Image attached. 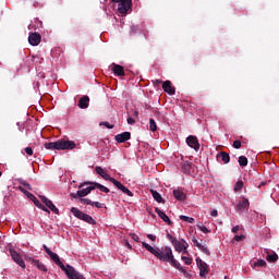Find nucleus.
Returning <instances> with one entry per match:
<instances>
[{
    "instance_id": "f257e3e1",
    "label": "nucleus",
    "mask_w": 279,
    "mask_h": 279,
    "mask_svg": "<svg viewBox=\"0 0 279 279\" xmlns=\"http://www.w3.org/2000/svg\"><path fill=\"white\" fill-rule=\"evenodd\" d=\"M142 246L147 250L153 256L158 258V260H161L162 263H169L174 269H178L182 274L186 275V269L182 267L180 262L175 259L173 256V251L171 250V246H165L161 250L159 247L154 248V246L149 245L147 242H142Z\"/></svg>"
},
{
    "instance_id": "f03ea898",
    "label": "nucleus",
    "mask_w": 279,
    "mask_h": 279,
    "mask_svg": "<svg viewBox=\"0 0 279 279\" xmlns=\"http://www.w3.org/2000/svg\"><path fill=\"white\" fill-rule=\"evenodd\" d=\"M77 144L73 141L69 140H59L57 142H50L45 144L46 149H57V150H66V149H75Z\"/></svg>"
},
{
    "instance_id": "7ed1b4c3",
    "label": "nucleus",
    "mask_w": 279,
    "mask_h": 279,
    "mask_svg": "<svg viewBox=\"0 0 279 279\" xmlns=\"http://www.w3.org/2000/svg\"><path fill=\"white\" fill-rule=\"evenodd\" d=\"M167 239H169V241L172 243L175 252H182V254H189V242H186V240L184 239L178 240L171 234H168Z\"/></svg>"
},
{
    "instance_id": "20e7f679",
    "label": "nucleus",
    "mask_w": 279,
    "mask_h": 279,
    "mask_svg": "<svg viewBox=\"0 0 279 279\" xmlns=\"http://www.w3.org/2000/svg\"><path fill=\"white\" fill-rule=\"evenodd\" d=\"M71 213L81 221H85L86 223H90V226H95L96 221L90 217V215L83 213L82 210L77 209V207H72Z\"/></svg>"
},
{
    "instance_id": "39448f33",
    "label": "nucleus",
    "mask_w": 279,
    "mask_h": 279,
    "mask_svg": "<svg viewBox=\"0 0 279 279\" xmlns=\"http://www.w3.org/2000/svg\"><path fill=\"white\" fill-rule=\"evenodd\" d=\"M113 3H118V12L120 14H128V11L132 8V0H112Z\"/></svg>"
},
{
    "instance_id": "423d86ee",
    "label": "nucleus",
    "mask_w": 279,
    "mask_h": 279,
    "mask_svg": "<svg viewBox=\"0 0 279 279\" xmlns=\"http://www.w3.org/2000/svg\"><path fill=\"white\" fill-rule=\"evenodd\" d=\"M9 254L12 258V260H14L16 263V265H19L22 269H25V260H23V257H21V254H19V252H16L13 248L9 250Z\"/></svg>"
},
{
    "instance_id": "0eeeda50",
    "label": "nucleus",
    "mask_w": 279,
    "mask_h": 279,
    "mask_svg": "<svg viewBox=\"0 0 279 279\" xmlns=\"http://www.w3.org/2000/svg\"><path fill=\"white\" fill-rule=\"evenodd\" d=\"M41 40H43V37L38 33H31L28 35V43L29 45H32V47H38Z\"/></svg>"
},
{
    "instance_id": "6e6552de",
    "label": "nucleus",
    "mask_w": 279,
    "mask_h": 279,
    "mask_svg": "<svg viewBox=\"0 0 279 279\" xmlns=\"http://www.w3.org/2000/svg\"><path fill=\"white\" fill-rule=\"evenodd\" d=\"M186 144L192 149H195V151H199V141L197 140L196 136H193V135L187 136L186 137Z\"/></svg>"
},
{
    "instance_id": "1a4fd4ad",
    "label": "nucleus",
    "mask_w": 279,
    "mask_h": 279,
    "mask_svg": "<svg viewBox=\"0 0 279 279\" xmlns=\"http://www.w3.org/2000/svg\"><path fill=\"white\" fill-rule=\"evenodd\" d=\"M196 264L197 267L199 268V276L204 278V276L208 274V264H206V262L202 260V258L199 257L196 258Z\"/></svg>"
},
{
    "instance_id": "9d476101",
    "label": "nucleus",
    "mask_w": 279,
    "mask_h": 279,
    "mask_svg": "<svg viewBox=\"0 0 279 279\" xmlns=\"http://www.w3.org/2000/svg\"><path fill=\"white\" fill-rule=\"evenodd\" d=\"M247 208H250V201L245 197H243L235 206L236 213H244Z\"/></svg>"
},
{
    "instance_id": "9b49d317",
    "label": "nucleus",
    "mask_w": 279,
    "mask_h": 279,
    "mask_svg": "<svg viewBox=\"0 0 279 279\" xmlns=\"http://www.w3.org/2000/svg\"><path fill=\"white\" fill-rule=\"evenodd\" d=\"M40 199L43 204L47 206V208H49L52 213H54V215H58L60 213L58 207H56V205H53V202L49 201V198H47L46 196H40Z\"/></svg>"
},
{
    "instance_id": "f8f14e48",
    "label": "nucleus",
    "mask_w": 279,
    "mask_h": 279,
    "mask_svg": "<svg viewBox=\"0 0 279 279\" xmlns=\"http://www.w3.org/2000/svg\"><path fill=\"white\" fill-rule=\"evenodd\" d=\"M192 242L196 247H198V250L201 252H203V254L210 256V251L208 250V247L206 245L199 243V241H197L195 238H192Z\"/></svg>"
},
{
    "instance_id": "ddd939ff",
    "label": "nucleus",
    "mask_w": 279,
    "mask_h": 279,
    "mask_svg": "<svg viewBox=\"0 0 279 279\" xmlns=\"http://www.w3.org/2000/svg\"><path fill=\"white\" fill-rule=\"evenodd\" d=\"M132 134L130 132H124L116 135L117 143H125V141H130Z\"/></svg>"
},
{
    "instance_id": "4468645a",
    "label": "nucleus",
    "mask_w": 279,
    "mask_h": 279,
    "mask_svg": "<svg viewBox=\"0 0 279 279\" xmlns=\"http://www.w3.org/2000/svg\"><path fill=\"white\" fill-rule=\"evenodd\" d=\"M162 88H163L165 93H168V95H175V88H173V86H171V81L163 82Z\"/></svg>"
},
{
    "instance_id": "2eb2a0df",
    "label": "nucleus",
    "mask_w": 279,
    "mask_h": 279,
    "mask_svg": "<svg viewBox=\"0 0 279 279\" xmlns=\"http://www.w3.org/2000/svg\"><path fill=\"white\" fill-rule=\"evenodd\" d=\"M90 104V98L88 96H83L80 100H78V108H81L82 110L88 108Z\"/></svg>"
},
{
    "instance_id": "dca6fc26",
    "label": "nucleus",
    "mask_w": 279,
    "mask_h": 279,
    "mask_svg": "<svg viewBox=\"0 0 279 279\" xmlns=\"http://www.w3.org/2000/svg\"><path fill=\"white\" fill-rule=\"evenodd\" d=\"M155 213H157L158 217L165 221V223H168V226H171V219H169V216L165 214V211L160 210V208H156Z\"/></svg>"
},
{
    "instance_id": "f3484780",
    "label": "nucleus",
    "mask_w": 279,
    "mask_h": 279,
    "mask_svg": "<svg viewBox=\"0 0 279 279\" xmlns=\"http://www.w3.org/2000/svg\"><path fill=\"white\" fill-rule=\"evenodd\" d=\"M96 173L98 175H101L104 180H107L109 182H110V180H112V177H110L108 174V172L106 170H104V168H101V167H96Z\"/></svg>"
},
{
    "instance_id": "a211bd4d",
    "label": "nucleus",
    "mask_w": 279,
    "mask_h": 279,
    "mask_svg": "<svg viewBox=\"0 0 279 279\" xmlns=\"http://www.w3.org/2000/svg\"><path fill=\"white\" fill-rule=\"evenodd\" d=\"M90 191H95L93 183H90V186L77 191V195L78 197H86V195H89Z\"/></svg>"
},
{
    "instance_id": "6ab92c4d",
    "label": "nucleus",
    "mask_w": 279,
    "mask_h": 279,
    "mask_svg": "<svg viewBox=\"0 0 279 279\" xmlns=\"http://www.w3.org/2000/svg\"><path fill=\"white\" fill-rule=\"evenodd\" d=\"M112 71L114 73V75H119L120 77H123V75H125V70H123V66L119 65V64H112Z\"/></svg>"
},
{
    "instance_id": "aec40b11",
    "label": "nucleus",
    "mask_w": 279,
    "mask_h": 279,
    "mask_svg": "<svg viewBox=\"0 0 279 279\" xmlns=\"http://www.w3.org/2000/svg\"><path fill=\"white\" fill-rule=\"evenodd\" d=\"M29 260L32 265H35V267L39 269V271H47V266H45V264H43L40 260L34 258H29Z\"/></svg>"
},
{
    "instance_id": "412c9836",
    "label": "nucleus",
    "mask_w": 279,
    "mask_h": 279,
    "mask_svg": "<svg viewBox=\"0 0 279 279\" xmlns=\"http://www.w3.org/2000/svg\"><path fill=\"white\" fill-rule=\"evenodd\" d=\"M217 160H221L225 165H228V162H230V155L226 151H221L217 155Z\"/></svg>"
},
{
    "instance_id": "4be33fe9",
    "label": "nucleus",
    "mask_w": 279,
    "mask_h": 279,
    "mask_svg": "<svg viewBox=\"0 0 279 279\" xmlns=\"http://www.w3.org/2000/svg\"><path fill=\"white\" fill-rule=\"evenodd\" d=\"M150 193L155 202H158V204H165V198H162V195H160V193H158L156 190H150Z\"/></svg>"
},
{
    "instance_id": "5701e85b",
    "label": "nucleus",
    "mask_w": 279,
    "mask_h": 279,
    "mask_svg": "<svg viewBox=\"0 0 279 279\" xmlns=\"http://www.w3.org/2000/svg\"><path fill=\"white\" fill-rule=\"evenodd\" d=\"M173 196L179 202H184V199H186V194H184V192H182L180 190H173Z\"/></svg>"
},
{
    "instance_id": "b1692460",
    "label": "nucleus",
    "mask_w": 279,
    "mask_h": 279,
    "mask_svg": "<svg viewBox=\"0 0 279 279\" xmlns=\"http://www.w3.org/2000/svg\"><path fill=\"white\" fill-rule=\"evenodd\" d=\"M191 169H193V163L189 161H185L181 167V171H183V173H191Z\"/></svg>"
},
{
    "instance_id": "393cba45",
    "label": "nucleus",
    "mask_w": 279,
    "mask_h": 279,
    "mask_svg": "<svg viewBox=\"0 0 279 279\" xmlns=\"http://www.w3.org/2000/svg\"><path fill=\"white\" fill-rule=\"evenodd\" d=\"M93 185L95 186V189H99L101 193H110V189L106 187L101 183L94 182Z\"/></svg>"
},
{
    "instance_id": "a878e982",
    "label": "nucleus",
    "mask_w": 279,
    "mask_h": 279,
    "mask_svg": "<svg viewBox=\"0 0 279 279\" xmlns=\"http://www.w3.org/2000/svg\"><path fill=\"white\" fill-rule=\"evenodd\" d=\"M179 219H181V221H185L186 223H195V218L193 217L181 215L179 216Z\"/></svg>"
},
{
    "instance_id": "bb28decb",
    "label": "nucleus",
    "mask_w": 279,
    "mask_h": 279,
    "mask_svg": "<svg viewBox=\"0 0 279 279\" xmlns=\"http://www.w3.org/2000/svg\"><path fill=\"white\" fill-rule=\"evenodd\" d=\"M266 260H268V263H276L278 260V255L276 252L270 253L267 255Z\"/></svg>"
},
{
    "instance_id": "cd10ccee",
    "label": "nucleus",
    "mask_w": 279,
    "mask_h": 279,
    "mask_svg": "<svg viewBox=\"0 0 279 279\" xmlns=\"http://www.w3.org/2000/svg\"><path fill=\"white\" fill-rule=\"evenodd\" d=\"M35 206H37V208H40V210H44V213H49V209L43 205V203H40V201H38V198L34 202Z\"/></svg>"
},
{
    "instance_id": "c85d7f7f",
    "label": "nucleus",
    "mask_w": 279,
    "mask_h": 279,
    "mask_svg": "<svg viewBox=\"0 0 279 279\" xmlns=\"http://www.w3.org/2000/svg\"><path fill=\"white\" fill-rule=\"evenodd\" d=\"M149 130L150 132H156V130H158V125L156 124V121L154 119L149 120Z\"/></svg>"
},
{
    "instance_id": "c756f323",
    "label": "nucleus",
    "mask_w": 279,
    "mask_h": 279,
    "mask_svg": "<svg viewBox=\"0 0 279 279\" xmlns=\"http://www.w3.org/2000/svg\"><path fill=\"white\" fill-rule=\"evenodd\" d=\"M239 165H240V167H247V157L240 156L239 157Z\"/></svg>"
},
{
    "instance_id": "7c9ffc66",
    "label": "nucleus",
    "mask_w": 279,
    "mask_h": 279,
    "mask_svg": "<svg viewBox=\"0 0 279 279\" xmlns=\"http://www.w3.org/2000/svg\"><path fill=\"white\" fill-rule=\"evenodd\" d=\"M120 191H122V193H124L129 197H134V193H132V191H130V189L125 187V185H123Z\"/></svg>"
},
{
    "instance_id": "2f4dec72",
    "label": "nucleus",
    "mask_w": 279,
    "mask_h": 279,
    "mask_svg": "<svg viewBox=\"0 0 279 279\" xmlns=\"http://www.w3.org/2000/svg\"><path fill=\"white\" fill-rule=\"evenodd\" d=\"M111 184L116 185L117 189H119L121 191V189H123V185L121 182L117 181L114 178L110 179Z\"/></svg>"
},
{
    "instance_id": "473e14b6",
    "label": "nucleus",
    "mask_w": 279,
    "mask_h": 279,
    "mask_svg": "<svg viewBox=\"0 0 279 279\" xmlns=\"http://www.w3.org/2000/svg\"><path fill=\"white\" fill-rule=\"evenodd\" d=\"M181 260H183V263L185 265H192L193 264V258L187 257V256H181Z\"/></svg>"
},
{
    "instance_id": "72a5a7b5",
    "label": "nucleus",
    "mask_w": 279,
    "mask_h": 279,
    "mask_svg": "<svg viewBox=\"0 0 279 279\" xmlns=\"http://www.w3.org/2000/svg\"><path fill=\"white\" fill-rule=\"evenodd\" d=\"M265 265H267V262H265V259H258L254 263V267H265Z\"/></svg>"
},
{
    "instance_id": "f704fd0d",
    "label": "nucleus",
    "mask_w": 279,
    "mask_h": 279,
    "mask_svg": "<svg viewBox=\"0 0 279 279\" xmlns=\"http://www.w3.org/2000/svg\"><path fill=\"white\" fill-rule=\"evenodd\" d=\"M197 228L203 232L204 234L210 233V230L206 228V226L198 225Z\"/></svg>"
},
{
    "instance_id": "c9c22d12",
    "label": "nucleus",
    "mask_w": 279,
    "mask_h": 279,
    "mask_svg": "<svg viewBox=\"0 0 279 279\" xmlns=\"http://www.w3.org/2000/svg\"><path fill=\"white\" fill-rule=\"evenodd\" d=\"M241 189H243V181H238L234 185V191H241Z\"/></svg>"
},
{
    "instance_id": "e433bc0d",
    "label": "nucleus",
    "mask_w": 279,
    "mask_h": 279,
    "mask_svg": "<svg viewBox=\"0 0 279 279\" xmlns=\"http://www.w3.org/2000/svg\"><path fill=\"white\" fill-rule=\"evenodd\" d=\"M81 202L86 206H93V201H90V198H81Z\"/></svg>"
},
{
    "instance_id": "4c0bfd02",
    "label": "nucleus",
    "mask_w": 279,
    "mask_h": 279,
    "mask_svg": "<svg viewBox=\"0 0 279 279\" xmlns=\"http://www.w3.org/2000/svg\"><path fill=\"white\" fill-rule=\"evenodd\" d=\"M24 195H26V197H28V199H31L32 202H36V196H34V194L29 193V192H24Z\"/></svg>"
},
{
    "instance_id": "58836bf2",
    "label": "nucleus",
    "mask_w": 279,
    "mask_h": 279,
    "mask_svg": "<svg viewBox=\"0 0 279 279\" xmlns=\"http://www.w3.org/2000/svg\"><path fill=\"white\" fill-rule=\"evenodd\" d=\"M131 239L135 241L136 243H141V238L136 233H130Z\"/></svg>"
},
{
    "instance_id": "ea45409f",
    "label": "nucleus",
    "mask_w": 279,
    "mask_h": 279,
    "mask_svg": "<svg viewBox=\"0 0 279 279\" xmlns=\"http://www.w3.org/2000/svg\"><path fill=\"white\" fill-rule=\"evenodd\" d=\"M24 151L25 154H27V156H34V150L32 149V147H26Z\"/></svg>"
},
{
    "instance_id": "a19ab883",
    "label": "nucleus",
    "mask_w": 279,
    "mask_h": 279,
    "mask_svg": "<svg viewBox=\"0 0 279 279\" xmlns=\"http://www.w3.org/2000/svg\"><path fill=\"white\" fill-rule=\"evenodd\" d=\"M20 184H22V186H25V189H28V191H32V185L25 181H20Z\"/></svg>"
},
{
    "instance_id": "79ce46f5",
    "label": "nucleus",
    "mask_w": 279,
    "mask_h": 279,
    "mask_svg": "<svg viewBox=\"0 0 279 279\" xmlns=\"http://www.w3.org/2000/svg\"><path fill=\"white\" fill-rule=\"evenodd\" d=\"M244 239H245V235H244V234H242V235H235V236L233 238V241L240 242V241H244Z\"/></svg>"
},
{
    "instance_id": "37998d69",
    "label": "nucleus",
    "mask_w": 279,
    "mask_h": 279,
    "mask_svg": "<svg viewBox=\"0 0 279 279\" xmlns=\"http://www.w3.org/2000/svg\"><path fill=\"white\" fill-rule=\"evenodd\" d=\"M233 147H234V149H241V141H234Z\"/></svg>"
},
{
    "instance_id": "c03bdc74",
    "label": "nucleus",
    "mask_w": 279,
    "mask_h": 279,
    "mask_svg": "<svg viewBox=\"0 0 279 279\" xmlns=\"http://www.w3.org/2000/svg\"><path fill=\"white\" fill-rule=\"evenodd\" d=\"M102 125H105L107 130H112V128H114V125L110 124L109 122H102Z\"/></svg>"
},
{
    "instance_id": "a18cd8bd",
    "label": "nucleus",
    "mask_w": 279,
    "mask_h": 279,
    "mask_svg": "<svg viewBox=\"0 0 279 279\" xmlns=\"http://www.w3.org/2000/svg\"><path fill=\"white\" fill-rule=\"evenodd\" d=\"M92 206H95L96 208H102V204L99 202H92Z\"/></svg>"
},
{
    "instance_id": "49530a36",
    "label": "nucleus",
    "mask_w": 279,
    "mask_h": 279,
    "mask_svg": "<svg viewBox=\"0 0 279 279\" xmlns=\"http://www.w3.org/2000/svg\"><path fill=\"white\" fill-rule=\"evenodd\" d=\"M239 230H241V227H240V226H235V227H233V228L231 229V232H232L233 234H236V233L239 232Z\"/></svg>"
},
{
    "instance_id": "de8ad7c7",
    "label": "nucleus",
    "mask_w": 279,
    "mask_h": 279,
    "mask_svg": "<svg viewBox=\"0 0 279 279\" xmlns=\"http://www.w3.org/2000/svg\"><path fill=\"white\" fill-rule=\"evenodd\" d=\"M128 123L129 125H134V123H136V120H134V118H128Z\"/></svg>"
},
{
    "instance_id": "09e8293b",
    "label": "nucleus",
    "mask_w": 279,
    "mask_h": 279,
    "mask_svg": "<svg viewBox=\"0 0 279 279\" xmlns=\"http://www.w3.org/2000/svg\"><path fill=\"white\" fill-rule=\"evenodd\" d=\"M219 215V213L217 211V209H213L211 211H210V216L211 217H217Z\"/></svg>"
},
{
    "instance_id": "8fccbe9b",
    "label": "nucleus",
    "mask_w": 279,
    "mask_h": 279,
    "mask_svg": "<svg viewBox=\"0 0 279 279\" xmlns=\"http://www.w3.org/2000/svg\"><path fill=\"white\" fill-rule=\"evenodd\" d=\"M147 239H149V241H156V235L149 233L147 234Z\"/></svg>"
},
{
    "instance_id": "3c124183",
    "label": "nucleus",
    "mask_w": 279,
    "mask_h": 279,
    "mask_svg": "<svg viewBox=\"0 0 279 279\" xmlns=\"http://www.w3.org/2000/svg\"><path fill=\"white\" fill-rule=\"evenodd\" d=\"M71 195V197H73L74 199H77V197H80V195L77 194V192L76 193H72V194H70Z\"/></svg>"
},
{
    "instance_id": "603ef678",
    "label": "nucleus",
    "mask_w": 279,
    "mask_h": 279,
    "mask_svg": "<svg viewBox=\"0 0 279 279\" xmlns=\"http://www.w3.org/2000/svg\"><path fill=\"white\" fill-rule=\"evenodd\" d=\"M125 245L129 250H132V244L130 242H125Z\"/></svg>"
},
{
    "instance_id": "864d4df0",
    "label": "nucleus",
    "mask_w": 279,
    "mask_h": 279,
    "mask_svg": "<svg viewBox=\"0 0 279 279\" xmlns=\"http://www.w3.org/2000/svg\"><path fill=\"white\" fill-rule=\"evenodd\" d=\"M19 189H20V191H21L22 193H24V194L27 193V190L23 189V186H20Z\"/></svg>"
},
{
    "instance_id": "5fc2aeb1",
    "label": "nucleus",
    "mask_w": 279,
    "mask_h": 279,
    "mask_svg": "<svg viewBox=\"0 0 279 279\" xmlns=\"http://www.w3.org/2000/svg\"><path fill=\"white\" fill-rule=\"evenodd\" d=\"M28 29H34V24H29Z\"/></svg>"
},
{
    "instance_id": "6e6d98bb",
    "label": "nucleus",
    "mask_w": 279,
    "mask_h": 279,
    "mask_svg": "<svg viewBox=\"0 0 279 279\" xmlns=\"http://www.w3.org/2000/svg\"><path fill=\"white\" fill-rule=\"evenodd\" d=\"M135 117H138V112L137 111H135Z\"/></svg>"
},
{
    "instance_id": "4d7b16f0",
    "label": "nucleus",
    "mask_w": 279,
    "mask_h": 279,
    "mask_svg": "<svg viewBox=\"0 0 279 279\" xmlns=\"http://www.w3.org/2000/svg\"><path fill=\"white\" fill-rule=\"evenodd\" d=\"M225 279H228V276H225Z\"/></svg>"
},
{
    "instance_id": "13d9d810",
    "label": "nucleus",
    "mask_w": 279,
    "mask_h": 279,
    "mask_svg": "<svg viewBox=\"0 0 279 279\" xmlns=\"http://www.w3.org/2000/svg\"><path fill=\"white\" fill-rule=\"evenodd\" d=\"M0 177H1V172H0Z\"/></svg>"
}]
</instances>
